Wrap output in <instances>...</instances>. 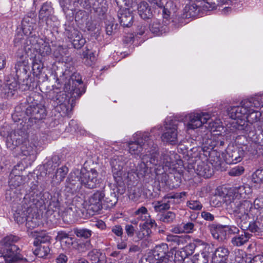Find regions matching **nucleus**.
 <instances>
[{
    "instance_id": "nucleus-1",
    "label": "nucleus",
    "mask_w": 263,
    "mask_h": 263,
    "mask_svg": "<svg viewBox=\"0 0 263 263\" xmlns=\"http://www.w3.org/2000/svg\"><path fill=\"white\" fill-rule=\"evenodd\" d=\"M263 106V101L260 96H255L249 99L241 101V105L237 106H230L227 109L229 116L235 121L232 124L238 130L244 129L246 122L250 123H258L261 113L254 108Z\"/></svg>"
},
{
    "instance_id": "nucleus-2",
    "label": "nucleus",
    "mask_w": 263,
    "mask_h": 263,
    "mask_svg": "<svg viewBox=\"0 0 263 263\" xmlns=\"http://www.w3.org/2000/svg\"><path fill=\"white\" fill-rule=\"evenodd\" d=\"M60 80L64 85V91H60L53 97L52 101L54 107L66 104L69 102L70 99L73 101L84 92L81 77L79 73H73L70 74L69 71L65 70Z\"/></svg>"
},
{
    "instance_id": "nucleus-3",
    "label": "nucleus",
    "mask_w": 263,
    "mask_h": 263,
    "mask_svg": "<svg viewBox=\"0 0 263 263\" xmlns=\"http://www.w3.org/2000/svg\"><path fill=\"white\" fill-rule=\"evenodd\" d=\"M177 154L174 152L166 151L162 153L160 160H158L157 159V145H156V148L152 152L149 163L154 164L155 166H162L163 171L161 173L158 172L160 171L158 169V167L155 168L157 179L159 181H160L161 179L162 182H166L167 178L166 172L174 165L175 162L177 159Z\"/></svg>"
},
{
    "instance_id": "nucleus-4",
    "label": "nucleus",
    "mask_w": 263,
    "mask_h": 263,
    "mask_svg": "<svg viewBox=\"0 0 263 263\" xmlns=\"http://www.w3.org/2000/svg\"><path fill=\"white\" fill-rule=\"evenodd\" d=\"M134 141L128 142L129 153L136 156L141 157L149 154L152 156L153 150L156 148V144L149 138L147 133L137 132L134 136Z\"/></svg>"
},
{
    "instance_id": "nucleus-5",
    "label": "nucleus",
    "mask_w": 263,
    "mask_h": 263,
    "mask_svg": "<svg viewBox=\"0 0 263 263\" xmlns=\"http://www.w3.org/2000/svg\"><path fill=\"white\" fill-rule=\"evenodd\" d=\"M226 209L230 214L235 215L239 223L246 224L250 218H253L256 213L254 212V209L251 202L248 200L224 201Z\"/></svg>"
},
{
    "instance_id": "nucleus-6",
    "label": "nucleus",
    "mask_w": 263,
    "mask_h": 263,
    "mask_svg": "<svg viewBox=\"0 0 263 263\" xmlns=\"http://www.w3.org/2000/svg\"><path fill=\"white\" fill-rule=\"evenodd\" d=\"M18 240L15 236L9 235L4 237L0 243V257H3L6 263H14L21 259L20 249L14 245Z\"/></svg>"
},
{
    "instance_id": "nucleus-7",
    "label": "nucleus",
    "mask_w": 263,
    "mask_h": 263,
    "mask_svg": "<svg viewBox=\"0 0 263 263\" xmlns=\"http://www.w3.org/2000/svg\"><path fill=\"white\" fill-rule=\"evenodd\" d=\"M187 131L194 130L201 127L203 124L211 120L209 123L208 128L211 130H216L220 126L221 122L219 119L213 120L211 115L206 112L191 113L186 116Z\"/></svg>"
},
{
    "instance_id": "nucleus-8",
    "label": "nucleus",
    "mask_w": 263,
    "mask_h": 263,
    "mask_svg": "<svg viewBox=\"0 0 263 263\" xmlns=\"http://www.w3.org/2000/svg\"><path fill=\"white\" fill-rule=\"evenodd\" d=\"M196 3L186 7V16L196 17L199 14L200 11H211L215 9L218 5V0H194Z\"/></svg>"
},
{
    "instance_id": "nucleus-9",
    "label": "nucleus",
    "mask_w": 263,
    "mask_h": 263,
    "mask_svg": "<svg viewBox=\"0 0 263 263\" xmlns=\"http://www.w3.org/2000/svg\"><path fill=\"white\" fill-rule=\"evenodd\" d=\"M207 138L204 137L203 139L202 146L201 147H193L190 149L191 152L195 153L199 149H201L203 152V155L205 157H211L213 155L215 154V151L213 149L216 146L219 145L222 146L224 144V142L220 139L216 140L215 137H212L211 138H209V136L206 135Z\"/></svg>"
},
{
    "instance_id": "nucleus-10",
    "label": "nucleus",
    "mask_w": 263,
    "mask_h": 263,
    "mask_svg": "<svg viewBox=\"0 0 263 263\" xmlns=\"http://www.w3.org/2000/svg\"><path fill=\"white\" fill-rule=\"evenodd\" d=\"M252 190L248 184H243L238 187L231 189L223 196V201L227 200H241L245 199L247 196L252 193Z\"/></svg>"
},
{
    "instance_id": "nucleus-11",
    "label": "nucleus",
    "mask_w": 263,
    "mask_h": 263,
    "mask_svg": "<svg viewBox=\"0 0 263 263\" xmlns=\"http://www.w3.org/2000/svg\"><path fill=\"white\" fill-rule=\"evenodd\" d=\"M177 127L178 123L175 121H170L166 122L164 128L165 130L162 135V141L168 142L174 145L177 143Z\"/></svg>"
},
{
    "instance_id": "nucleus-12",
    "label": "nucleus",
    "mask_w": 263,
    "mask_h": 263,
    "mask_svg": "<svg viewBox=\"0 0 263 263\" xmlns=\"http://www.w3.org/2000/svg\"><path fill=\"white\" fill-rule=\"evenodd\" d=\"M80 174L81 184L88 189H93L96 187L99 182L98 173L96 170L91 169L89 171H86L85 170H82Z\"/></svg>"
},
{
    "instance_id": "nucleus-13",
    "label": "nucleus",
    "mask_w": 263,
    "mask_h": 263,
    "mask_svg": "<svg viewBox=\"0 0 263 263\" xmlns=\"http://www.w3.org/2000/svg\"><path fill=\"white\" fill-rule=\"evenodd\" d=\"M126 158L122 156H114L110 160V164L114 179L120 181L123 174V166L126 162Z\"/></svg>"
},
{
    "instance_id": "nucleus-14",
    "label": "nucleus",
    "mask_w": 263,
    "mask_h": 263,
    "mask_svg": "<svg viewBox=\"0 0 263 263\" xmlns=\"http://www.w3.org/2000/svg\"><path fill=\"white\" fill-rule=\"evenodd\" d=\"M37 142L35 140L24 141L20 147V151L23 156L29 158L30 161H33L37 155Z\"/></svg>"
},
{
    "instance_id": "nucleus-15",
    "label": "nucleus",
    "mask_w": 263,
    "mask_h": 263,
    "mask_svg": "<svg viewBox=\"0 0 263 263\" xmlns=\"http://www.w3.org/2000/svg\"><path fill=\"white\" fill-rule=\"evenodd\" d=\"M26 114L31 119L40 120L45 118L47 116L46 110L44 105L41 104H32L27 107Z\"/></svg>"
},
{
    "instance_id": "nucleus-16",
    "label": "nucleus",
    "mask_w": 263,
    "mask_h": 263,
    "mask_svg": "<svg viewBox=\"0 0 263 263\" xmlns=\"http://www.w3.org/2000/svg\"><path fill=\"white\" fill-rule=\"evenodd\" d=\"M244 151L240 147L232 146L227 150L225 161L228 164H236L242 160Z\"/></svg>"
},
{
    "instance_id": "nucleus-17",
    "label": "nucleus",
    "mask_w": 263,
    "mask_h": 263,
    "mask_svg": "<svg viewBox=\"0 0 263 263\" xmlns=\"http://www.w3.org/2000/svg\"><path fill=\"white\" fill-rule=\"evenodd\" d=\"M105 196V191L99 190L95 192L89 199L90 205L93 210L98 211L103 208V200Z\"/></svg>"
},
{
    "instance_id": "nucleus-18",
    "label": "nucleus",
    "mask_w": 263,
    "mask_h": 263,
    "mask_svg": "<svg viewBox=\"0 0 263 263\" xmlns=\"http://www.w3.org/2000/svg\"><path fill=\"white\" fill-rule=\"evenodd\" d=\"M150 158L151 155L149 154L144 155L141 157V162L138 164L136 170H134L139 178L145 176L148 173L149 168H151L152 166H155L153 164H150Z\"/></svg>"
},
{
    "instance_id": "nucleus-19",
    "label": "nucleus",
    "mask_w": 263,
    "mask_h": 263,
    "mask_svg": "<svg viewBox=\"0 0 263 263\" xmlns=\"http://www.w3.org/2000/svg\"><path fill=\"white\" fill-rule=\"evenodd\" d=\"M195 171L199 176L206 178H210L213 173L212 165L208 162L207 157H206L205 161H199L197 162V165Z\"/></svg>"
},
{
    "instance_id": "nucleus-20",
    "label": "nucleus",
    "mask_w": 263,
    "mask_h": 263,
    "mask_svg": "<svg viewBox=\"0 0 263 263\" xmlns=\"http://www.w3.org/2000/svg\"><path fill=\"white\" fill-rule=\"evenodd\" d=\"M79 171L71 173L66 180V188H69L72 193H75L79 190V182H81V176L79 177Z\"/></svg>"
},
{
    "instance_id": "nucleus-21",
    "label": "nucleus",
    "mask_w": 263,
    "mask_h": 263,
    "mask_svg": "<svg viewBox=\"0 0 263 263\" xmlns=\"http://www.w3.org/2000/svg\"><path fill=\"white\" fill-rule=\"evenodd\" d=\"M118 18L120 24L124 27H129L132 24L133 16L129 11L126 8L121 9L118 11Z\"/></svg>"
},
{
    "instance_id": "nucleus-22",
    "label": "nucleus",
    "mask_w": 263,
    "mask_h": 263,
    "mask_svg": "<svg viewBox=\"0 0 263 263\" xmlns=\"http://www.w3.org/2000/svg\"><path fill=\"white\" fill-rule=\"evenodd\" d=\"M68 37L71 40L74 48L76 49L81 48L86 43L85 39L77 30H71Z\"/></svg>"
},
{
    "instance_id": "nucleus-23",
    "label": "nucleus",
    "mask_w": 263,
    "mask_h": 263,
    "mask_svg": "<svg viewBox=\"0 0 263 263\" xmlns=\"http://www.w3.org/2000/svg\"><path fill=\"white\" fill-rule=\"evenodd\" d=\"M229 253L228 248L220 247L215 250L213 259L217 262H224L227 260Z\"/></svg>"
},
{
    "instance_id": "nucleus-24",
    "label": "nucleus",
    "mask_w": 263,
    "mask_h": 263,
    "mask_svg": "<svg viewBox=\"0 0 263 263\" xmlns=\"http://www.w3.org/2000/svg\"><path fill=\"white\" fill-rule=\"evenodd\" d=\"M79 215V209L74 205H70L65 208L62 214L63 218L67 221L76 218Z\"/></svg>"
},
{
    "instance_id": "nucleus-25",
    "label": "nucleus",
    "mask_w": 263,
    "mask_h": 263,
    "mask_svg": "<svg viewBox=\"0 0 263 263\" xmlns=\"http://www.w3.org/2000/svg\"><path fill=\"white\" fill-rule=\"evenodd\" d=\"M88 258L91 263H104L106 262L105 254L99 250L93 249L88 254Z\"/></svg>"
},
{
    "instance_id": "nucleus-26",
    "label": "nucleus",
    "mask_w": 263,
    "mask_h": 263,
    "mask_svg": "<svg viewBox=\"0 0 263 263\" xmlns=\"http://www.w3.org/2000/svg\"><path fill=\"white\" fill-rule=\"evenodd\" d=\"M167 198H170L168 195L165 196L161 201L153 202L152 204L156 212H160L170 208V201L167 200Z\"/></svg>"
},
{
    "instance_id": "nucleus-27",
    "label": "nucleus",
    "mask_w": 263,
    "mask_h": 263,
    "mask_svg": "<svg viewBox=\"0 0 263 263\" xmlns=\"http://www.w3.org/2000/svg\"><path fill=\"white\" fill-rule=\"evenodd\" d=\"M166 25L162 26L160 21L158 20H153L149 25V30L154 34L160 35L166 31Z\"/></svg>"
},
{
    "instance_id": "nucleus-28",
    "label": "nucleus",
    "mask_w": 263,
    "mask_h": 263,
    "mask_svg": "<svg viewBox=\"0 0 263 263\" xmlns=\"http://www.w3.org/2000/svg\"><path fill=\"white\" fill-rule=\"evenodd\" d=\"M138 12L140 17L144 20L149 18L152 15L151 8L145 1L141 2L138 4Z\"/></svg>"
},
{
    "instance_id": "nucleus-29",
    "label": "nucleus",
    "mask_w": 263,
    "mask_h": 263,
    "mask_svg": "<svg viewBox=\"0 0 263 263\" xmlns=\"http://www.w3.org/2000/svg\"><path fill=\"white\" fill-rule=\"evenodd\" d=\"M36 44L34 48L39 51V52L42 55L45 56L49 54L51 52L50 46L43 40L38 39L36 40Z\"/></svg>"
},
{
    "instance_id": "nucleus-30",
    "label": "nucleus",
    "mask_w": 263,
    "mask_h": 263,
    "mask_svg": "<svg viewBox=\"0 0 263 263\" xmlns=\"http://www.w3.org/2000/svg\"><path fill=\"white\" fill-rule=\"evenodd\" d=\"M251 236L250 234L244 232L243 234L234 237L231 240V242L235 246L240 247L248 242Z\"/></svg>"
},
{
    "instance_id": "nucleus-31",
    "label": "nucleus",
    "mask_w": 263,
    "mask_h": 263,
    "mask_svg": "<svg viewBox=\"0 0 263 263\" xmlns=\"http://www.w3.org/2000/svg\"><path fill=\"white\" fill-rule=\"evenodd\" d=\"M118 202V198L116 193L111 192L109 194L106 195L103 200V208L109 209L114 206Z\"/></svg>"
},
{
    "instance_id": "nucleus-32",
    "label": "nucleus",
    "mask_w": 263,
    "mask_h": 263,
    "mask_svg": "<svg viewBox=\"0 0 263 263\" xmlns=\"http://www.w3.org/2000/svg\"><path fill=\"white\" fill-rule=\"evenodd\" d=\"M21 142L22 139L17 137L15 133H11L10 135L7 137L6 145L8 148L12 150L17 147Z\"/></svg>"
},
{
    "instance_id": "nucleus-33",
    "label": "nucleus",
    "mask_w": 263,
    "mask_h": 263,
    "mask_svg": "<svg viewBox=\"0 0 263 263\" xmlns=\"http://www.w3.org/2000/svg\"><path fill=\"white\" fill-rule=\"evenodd\" d=\"M50 239L51 237L50 236H49L45 232H42L36 236L33 242V244L35 246L48 244Z\"/></svg>"
},
{
    "instance_id": "nucleus-34",
    "label": "nucleus",
    "mask_w": 263,
    "mask_h": 263,
    "mask_svg": "<svg viewBox=\"0 0 263 263\" xmlns=\"http://www.w3.org/2000/svg\"><path fill=\"white\" fill-rule=\"evenodd\" d=\"M134 216L138 220L145 221L150 218V215L147 209L143 206L140 207L134 213Z\"/></svg>"
},
{
    "instance_id": "nucleus-35",
    "label": "nucleus",
    "mask_w": 263,
    "mask_h": 263,
    "mask_svg": "<svg viewBox=\"0 0 263 263\" xmlns=\"http://www.w3.org/2000/svg\"><path fill=\"white\" fill-rule=\"evenodd\" d=\"M68 172V169L65 166L58 168L54 175L55 183L59 184L62 181L67 175Z\"/></svg>"
},
{
    "instance_id": "nucleus-36",
    "label": "nucleus",
    "mask_w": 263,
    "mask_h": 263,
    "mask_svg": "<svg viewBox=\"0 0 263 263\" xmlns=\"http://www.w3.org/2000/svg\"><path fill=\"white\" fill-rule=\"evenodd\" d=\"M140 230L136 233L138 238L140 240L147 238L150 236L152 233L151 229L149 227H146L145 224L140 223Z\"/></svg>"
},
{
    "instance_id": "nucleus-37",
    "label": "nucleus",
    "mask_w": 263,
    "mask_h": 263,
    "mask_svg": "<svg viewBox=\"0 0 263 263\" xmlns=\"http://www.w3.org/2000/svg\"><path fill=\"white\" fill-rule=\"evenodd\" d=\"M37 247L34 251V254L39 257H44L49 254L50 248L48 244L39 245Z\"/></svg>"
},
{
    "instance_id": "nucleus-38",
    "label": "nucleus",
    "mask_w": 263,
    "mask_h": 263,
    "mask_svg": "<svg viewBox=\"0 0 263 263\" xmlns=\"http://www.w3.org/2000/svg\"><path fill=\"white\" fill-rule=\"evenodd\" d=\"M73 233L78 237L84 239L89 238L92 234V232L90 230L86 228H75L73 229Z\"/></svg>"
},
{
    "instance_id": "nucleus-39",
    "label": "nucleus",
    "mask_w": 263,
    "mask_h": 263,
    "mask_svg": "<svg viewBox=\"0 0 263 263\" xmlns=\"http://www.w3.org/2000/svg\"><path fill=\"white\" fill-rule=\"evenodd\" d=\"M239 224L242 230L248 229L250 231L253 233L258 232L259 230L260 223L258 221L250 222L249 225L247 223L243 224V223H239Z\"/></svg>"
},
{
    "instance_id": "nucleus-40",
    "label": "nucleus",
    "mask_w": 263,
    "mask_h": 263,
    "mask_svg": "<svg viewBox=\"0 0 263 263\" xmlns=\"http://www.w3.org/2000/svg\"><path fill=\"white\" fill-rule=\"evenodd\" d=\"M22 182V179L21 176H11L9 180V185L11 190L10 192L14 193L15 191H13V188L15 189L17 187H19Z\"/></svg>"
},
{
    "instance_id": "nucleus-41",
    "label": "nucleus",
    "mask_w": 263,
    "mask_h": 263,
    "mask_svg": "<svg viewBox=\"0 0 263 263\" xmlns=\"http://www.w3.org/2000/svg\"><path fill=\"white\" fill-rule=\"evenodd\" d=\"M26 213L25 211L17 210L14 213V218L18 224H22L24 223L27 219Z\"/></svg>"
},
{
    "instance_id": "nucleus-42",
    "label": "nucleus",
    "mask_w": 263,
    "mask_h": 263,
    "mask_svg": "<svg viewBox=\"0 0 263 263\" xmlns=\"http://www.w3.org/2000/svg\"><path fill=\"white\" fill-rule=\"evenodd\" d=\"M176 218V214L173 212L168 211L162 214L160 220L163 222L171 223Z\"/></svg>"
},
{
    "instance_id": "nucleus-43",
    "label": "nucleus",
    "mask_w": 263,
    "mask_h": 263,
    "mask_svg": "<svg viewBox=\"0 0 263 263\" xmlns=\"http://www.w3.org/2000/svg\"><path fill=\"white\" fill-rule=\"evenodd\" d=\"M96 49H89L87 48L85 51H84L82 56L84 58L89 59L91 62H93L96 60Z\"/></svg>"
},
{
    "instance_id": "nucleus-44",
    "label": "nucleus",
    "mask_w": 263,
    "mask_h": 263,
    "mask_svg": "<svg viewBox=\"0 0 263 263\" xmlns=\"http://www.w3.org/2000/svg\"><path fill=\"white\" fill-rule=\"evenodd\" d=\"M17 82L13 80L12 82L6 84L5 92L8 94V96H12L14 95V92L17 90Z\"/></svg>"
},
{
    "instance_id": "nucleus-45",
    "label": "nucleus",
    "mask_w": 263,
    "mask_h": 263,
    "mask_svg": "<svg viewBox=\"0 0 263 263\" xmlns=\"http://www.w3.org/2000/svg\"><path fill=\"white\" fill-rule=\"evenodd\" d=\"M40 224V220L37 217H27V219L26 222V226L29 229H33Z\"/></svg>"
},
{
    "instance_id": "nucleus-46",
    "label": "nucleus",
    "mask_w": 263,
    "mask_h": 263,
    "mask_svg": "<svg viewBox=\"0 0 263 263\" xmlns=\"http://www.w3.org/2000/svg\"><path fill=\"white\" fill-rule=\"evenodd\" d=\"M32 71L34 74L36 76L39 75L43 69V64L41 61H37L36 60H33L32 62Z\"/></svg>"
},
{
    "instance_id": "nucleus-47",
    "label": "nucleus",
    "mask_w": 263,
    "mask_h": 263,
    "mask_svg": "<svg viewBox=\"0 0 263 263\" xmlns=\"http://www.w3.org/2000/svg\"><path fill=\"white\" fill-rule=\"evenodd\" d=\"M226 195L224 194L223 196L222 195H215L213 197H212L211 201H210V204L213 206L215 207H219L221 206V200L224 202L223 201V196Z\"/></svg>"
},
{
    "instance_id": "nucleus-48",
    "label": "nucleus",
    "mask_w": 263,
    "mask_h": 263,
    "mask_svg": "<svg viewBox=\"0 0 263 263\" xmlns=\"http://www.w3.org/2000/svg\"><path fill=\"white\" fill-rule=\"evenodd\" d=\"M141 196V190L138 187H135L130 192L129 198L134 201H137L140 199Z\"/></svg>"
},
{
    "instance_id": "nucleus-49",
    "label": "nucleus",
    "mask_w": 263,
    "mask_h": 263,
    "mask_svg": "<svg viewBox=\"0 0 263 263\" xmlns=\"http://www.w3.org/2000/svg\"><path fill=\"white\" fill-rule=\"evenodd\" d=\"M245 169L242 166H236L232 168L229 172V174L232 176H237L241 175L244 172Z\"/></svg>"
},
{
    "instance_id": "nucleus-50",
    "label": "nucleus",
    "mask_w": 263,
    "mask_h": 263,
    "mask_svg": "<svg viewBox=\"0 0 263 263\" xmlns=\"http://www.w3.org/2000/svg\"><path fill=\"white\" fill-rule=\"evenodd\" d=\"M187 206L193 210H200L202 209V204L197 200H191L187 202Z\"/></svg>"
},
{
    "instance_id": "nucleus-51",
    "label": "nucleus",
    "mask_w": 263,
    "mask_h": 263,
    "mask_svg": "<svg viewBox=\"0 0 263 263\" xmlns=\"http://www.w3.org/2000/svg\"><path fill=\"white\" fill-rule=\"evenodd\" d=\"M255 182H263V167L257 170L253 175Z\"/></svg>"
},
{
    "instance_id": "nucleus-52",
    "label": "nucleus",
    "mask_w": 263,
    "mask_h": 263,
    "mask_svg": "<svg viewBox=\"0 0 263 263\" xmlns=\"http://www.w3.org/2000/svg\"><path fill=\"white\" fill-rule=\"evenodd\" d=\"M195 224L193 222H189L183 223L182 231L183 233H192L194 231Z\"/></svg>"
},
{
    "instance_id": "nucleus-53",
    "label": "nucleus",
    "mask_w": 263,
    "mask_h": 263,
    "mask_svg": "<svg viewBox=\"0 0 263 263\" xmlns=\"http://www.w3.org/2000/svg\"><path fill=\"white\" fill-rule=\"evenodd\" d=\"M166 239L167 241L173 242L177 245H179L183 242V239L177 235H168Z\"/></svg>"
},
{
    "instance_id": "nucleus-54",
    "label": "nucleus",
    "mask_w": 263,
    "mask_h": 263,
    "mask_svg": "<svg viewBox=\"0 0 263 263\" xmlns=\"http://www.w3.org/2000/svg\"><path fill=\"white\" fill-rule=\"evenodd\" d=\"M254 212L255 213L256 210L263 209V197H259L255 199L254 201Z\"/></svg>"
},
{
    "instance_id": "nucleus-55",
    "label": "nucleus",
    "mask_w": 263,
    "mask_h": 263,
    "mask_svg": "<svg viewBox=\"0 0 263 263\" xmlns=\"http://www.w3.org/2000/svg\"><path fill=\"white\" fill-rule=\"evenodd\" d=\"M186 195V193L185 192H182L181 193H176L174 194H168L170 198H175V200L178 201L179 199H181L183 197L185 196Z\"/></svg>"
},
{
    "instance_id": "nucleus-56",
    "label": "nucleus",
    "mask_w": 263,
    "mask_h": 263,
    "mask_svg": "<svg viewBox=\"0 0 263 263\" xmlns=\"http://www.w3.org/2000/svg\"><path fill=\"white\" fill-rule=\"evenodd\" d=\"M111 231L117 236H121L123 234V229L119 225L113 227Z\"/></svg>"
},
{
    "instance_id": "nucleus-57",
    "label": "nucleus",
    "mask_w": 263,
    "mask_h": 263,
    "mask_svg": "<svg viewBox=\"0 0 263 263\" xmlns=\"http://www.w3.org/2000/svg\"><path fill=\"white\" fill-rule=\"evenodd\" d=\"M125 230L128 236L132 237L135 233V230L132 224H128L125 226Z\"/></svg>"
},
{
    "instance_id": "nucleus-58",
    "label": "nucleus",
    "mask_w": 263,
    "mask_h": 263,
    "mask_svg": "<svg viewBox=\"0 0 263 263\" xmlns=\"http://www.w3.org/2000/svg\"><path fill=\"white\" fill-rule=\"evenodd\" d=\"M117 5L121 8L128 6L132 0H115Z\"/></svg>"
},
{
    "instance_id": "nucleus-59",
    "label": "nucleus",
    "mask_w": 263,
    "mask_h": 263,
    "mask_svg": "<svg viewBox=\"0 0 263 263\" xmlns=\"http://www.w3.org/2000/svg\"><path fill=\"white\" fill-rule=\"evenodd\" d=\"M201 216L204 219L208 221H211L214 219V216L213 215L205 211H203L201 213Z\"/></svg>"
},
{
    "instance_id": "nucleus-60",
    "label": "nucleus",
    "mask_w": 263,
    "mask_h": 263,
    "mask_svg": "<svg viewBox=\"0 0 263 263\" xmlns=\"http://www.w3.org/2000/svg\"><path fill=\"white\" fill-rule=\"evenodd\" d=\"M67 260V256L62 253L60 254L55 259L57 263H66Z\"/></svg>"
},
{
    "instance_id": "nucleus-61",
    "label": "nucleus",
    "mask_w": 263,
    "mask_h": 263,
    "mask_svg": "<svg viewBox=\"0 0 263 263\" xmlns=\"http://www.w3.org/2000/svg\"><path fill=\"white\" fill-rule=\"evenodd\" d=\"M142 224H145L146 227H149L150 229L157 226L155 220L150 219V218L145 220V222Z\"/></svg>"
},
{
    "instance_id": "nucleus-62",
    "label": "nucleus",
    "mask_w": 263,
    "mask_h": 263,
    "mask_svg": "<svg viewBox=\"0 0 263 263\" xmlns=\"http://www.w3.org/2000/svg\"><path fill=\"white\" fill-rule=\"evenodd\" d=\"M69 235L64 231H60L58 233V235L57 236V239L59 240H62L64 239L68 238Z\"/></svg>"
},
{
    "instance_id": "nucleus-63",
    "label": "nucleus",
    "mask_w": 263,
    "mask_h": 263,
    "mask_svg": "<svg viewBox=\"0 0 263 263\" xmlns=\"http://www.w3.org/2000/svg\"><path fill=\"white\" fill-rule=\"evenodd\" d=\"M117 247L118 249H125L127 247V243L125 240H121L117 243Z\"/></svg>"
},
{
    "instance_id": "nucleus-64",
    "label": "nucleus",
    "mask_w": 263,
    "mask_h": 263,
    "mask_svg": "<svg viewBox=\"0 0 263 263\" xmlns=\"http://www.w3.org/2000/svg\"><path fill=\"white\" fill-rule=\"evenodd\" d=\"M162 8H163L162 12H163V18L166 20V21H167L168 18L169 17V16L170 15L171 12L164 6Z\"/></svg>"
}]
</instances>
